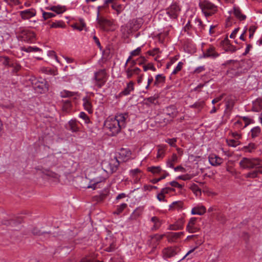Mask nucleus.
<instances>
[{"label": "nucleus", "instance_id": "a211bd4d", "mask_svg": "<svg viewBox=\"0 0 262 262\" xmlns=\"http://www.w3.org/2000/svg\"><path fill=\"white\" fill-rule=\"evenodd\" d=\"M107 244H106V247L104 251L111 252L114 251L116 249L115 241L112 238H106Z\"/></svg>", "mask_w": 262, "mask_h": 262}, {"label": "nucleus", "instance_id": "1a4fd4ad", "mask_svg": "<svg viewBox=\"0 0 262 262\" xmlns=\"http://www.w3.org/2000/svg\"><path fill=\"white\" fill-rule=\"evenodd\" d=\"M143 20L142 18L134 19L128 23V28L131 33L137 31L142 26Z\"/></svg>", "mask_w": 262, "mask_h": 262}, {"label": "nucleus", "instance_id": "412c9836", "mask_svg": "<svg viewBox=\"0 0 262 262\" xmlns=\"http://www.w3.org/2000/svg\"><path fill=\"white\" fill-rule=\"evenodd\" d=\"M20 14L23 19H27L35 16L36 12L33 9H29L20 11Z\"/></svg>", "mask_w": 262, "mask_h": 262}, {"label": "nucleus", "instance_id": "7c9ffc66", "mask_svg": "<svg viewBox=\"0 0 262 262\" xmlns=\"http://www.w3.org/2000/svg\"><path fill=\"white\" fill-rule=\"evenodd\" d=\"M13 58H11L6 56H0V62L3 66L8 68Z\"/></svg>", "mask_w": 262, "mask_h": 262}, {"label": "nucleus", "instance_id": "e433bc0d", "mask_svg": "<svg viewBox=\"0 0 262 262\" xmlns=\"http://www.w3.org/2000/svg\"><path fill=\"white\" fill-rule=\"evenodd\" d=\"M165 77L163 74H158L156 76L154 85L158 86L160 83H164Z\"/></svg>", "mask_w": 262, "mask_h": 262}, {"label": "nucleus", "instance_id": "49530a36", "mask_svg": "<svg viewBox=\"0 0 262 262\" xmlns=\"http://www.w3.org/2000/svg\"><path fill=\"white\" fill-rule=\"evenodd\" d=\"M167 115L172 118H174L176 116V111L173 106H170L167 108Z\"/></svg>", "mask_w": 262, "mask_h": 262}, {"label": "nucleus", "instance_id": "680f3d73", "mask_svg": "<svg viewBox=\"0 0 262 262\" xmlns=\"http://www.w3.org/2000/svg\"><path fill=\"white\" fill-rule=\"evenodd\" d=\"M119 154L120 156L128 157L130 155V152L128 149L122 148Z\"/></svg>", "mask_w": 262, "mask_h": 262}, {"label": "nucleus", "instance_id": "bf43d9fd", "mask_svg": "<svg viewBox=\"0 0 262 262\" xmlns=\"http://www.w3.org/2000/svg\"><path fill=\"white\" fill-rule=\"evenodd\" d=\"M175 191V189L174 188H172L171 187H165V188H162L161 189V192L165 195V194H167L171 191Z\"/></svg>", "mask_w": 262, "mask_h": 262}, {"label": "nucleus", "instance_id": "09e8293b", "mask_svg": "<svg viewBox=\"0 0 262 262\" xmlns=\"http://www.w3.org/2000/svg\"><path fill=\"white\" fill-rule=\"evenodd\" d=\"M144 71H147L148 70H150L152 71H156V69L154 67L153 63H148L147 65H144L143 66Z\"/></svg>", "mask_w": 262, "mask_h": 262}, {"label": "nucleus", "instance_id": "9b49d317", "mask_svg": "<svg viewBox=\"0 0 262 262\" xmlns=\"http://www.w3.org/2000/svg\"><path fill=\"white\" fill-rule=\"evenodd\" d=\"M149 222L152 224L150 228L152 231H156L159 229L163 224V221L156 216L151 217L149 220Z\"/></svg>", "mask_w": 262, "mask_h": 262}, {"label": "nucleus", "instance_id": "c85d7f7f", "mask_svg": "<svg viewBox=\"0 0 262 262\" xmlns=\"http://www.w3.org/2000/svg\"><path fill=\"white\" fill-rule=\"evenodd\" d=\"M143 208H136L133 212L131 214L130 216V219L133 220H135L139 217L143 212Z\"/></svg>", "mask_w": 262, "mask_h": 262}, {"label": "nucleus", "instance_id": "f8f14e48", "mask_svg": "<svg viewBox=\"0 0 262 262\" xmlns=\"http://www.w3.org/2000/svg\"><path fill=\"white\" fill-rule=\"evenodd\" d=\"M209 163L213 166H218L221 165L224 162L223 158L220 157L217 155L212 154L208 157Z\"/></svg>", "mask_w": 262, "mask_h": 262}, {"label": "nucleus", "instance_id": "f257e3e1", "mask_svg": "<svg viewBox=\"0 0 262 262\" xmlns=\"http://www.w3.org/2000/svg\"><path fill=\"white\" fill-rule=\"evenodd\" d=\"M129 121L128 113H117L114 117H108L104 123V128L108 134L113 136L119 133L126 126Z\"/></svg>", "mask_w": 262, "mask_h": 262}, {"label": "nucleus", "instance_id": "8fccbe9b", "mask_svg": "<svg viewBox=\"0 0 262 262\" xmlns=\"http://www.w3.org/2000/svg\"><path fill=\"white\" fill-rule=\"evenodd\" d=\"M147 53L149 55L154 56L160 53V51L159 48H156L151 50L148 51Z\"/></svg>", "mask_w": 262, "mask_h": 262}, {"label": "nucleus", "instance_id": "338daca9", "mask_svg": "<svg viewBox=\"0 0 262 262\" xmlns=\"http://www.w3.org/2000/svg\"><path fill=\"white\" fill-rule=\"evenodd\" d=\"M63 26V24L61 21H56L53 23L51 25L52 28H62Z\"/></svg>", "mask_w": 262, "mask_h": 262}, {"label": "nucleus", "instance_id": "3c124183", "mask_svg": "<svg viewBox=\"0 0 262 262\" xmlns=\"http://www.w3.org/2000/svg\"><path fill=\"white\" fill-rule=\"evenodd\" d=\"M234 105V102L232 99H228L226 102V107L227 110H231Z\"/></svg>", "mask_w": 262, "mask_h": 262}, {"label": "nucleus", "instance_id": "bb28decb", "mask_svg": "<svg viewBox=\"0 0 262 262\" xmlns=\"http://www.w3.org/2000/svg\"><path fill=\"white\" fill-rule=\"evenodd\" d=\"M158 96L154 95L144 99L145 104L150 106L151 104L156 105L158 103Z\"/></svg>", "mask_w": 262, "mask_h": 262}, {"label": "nucleus", "instance_id": "0eeeda50", "mask_svg": "<svg viewBox=\"0 0 262 262\" xmlns=\"http://www.w3.org/2000/svg\"><path fill=\"white\" fill-rule=\"evenodd\" d=\"M181 11V8L176 3H173L166 9V13L171 19H177Z\"/></svg>", "mask_w": 262, "mask_h": 262}, {"label": "nucleus", "instance_id": "4d7b16f0", "mask_svg": "<svg viewBox=\"0 0 262 262\" xmlns=\"http://www.w3.org/2000/svg\"><path fill=\"white\" fill-rule=\"evenodd\" d=\"M141 172V170L138 168L132 169L129 171V174L133 178H135L137 174Z\"/></svg>", "mask_w": 262, "mask_h": 262}, {"label": "nucleus", "instance_id": "393cba45", "mask_svg": "<svg viewBox=\"0 0 262 262\" xmlns=\"http://www.w3.org/2000/svg\"><path fill=\"white\" fill-rule=\"evenodd\" d=\"M206 211L205 206L201 205L193 207L191 210L192 214H197L202 215L204 214Z\"/></svg>", "mask_w": 262, "mask_h": 262}, {"label": "nucleus", "instance_id": "9d476101", "mask_svg": "<svg viewBox=\"0 0 262 262\" xmlns=\"http://www.w3.org/2000/svg\"><path fill=\"white\" fill-rule=\"evenodd\" d=\"M197 218L193 217L190 219L186 226V230L189 233H194L199 230L196 225Z\"/></svg>", "mask_w": 262, "mask_h": 262}, {"label": "nucleus", "instance_id": "ddd939ff", "mask_svg": "<svg viewBox=\"0 0 262 262\" xmlns=\"http://www.w3.org/2000/svg\"><path fill=\"white\" fill-rule=\"evenodd\" d=\"M141 71V69L139 68H132V67H127L125 69V72L127 79H130L135 75H139Z\"/></svg>", "mask_w": 262, "mask_h": 262}, {"label": "nucleus", "instance_id": "cd10ccee", "mask_svg": "<svg viewBox=\"0 0 262 262\" xmlns=\"http://www.w3.org/2000/svg\"><path fill=\"white\" fill-rule=\"evenodd\" d=\"M72 27L77 31H81L82 30L86 31L85 28V24L82 19H80L79 21L73 25Z\"/></svg>", "mask_w": 262, "mask_h": 262}, {"label": "nucleus", "instance_id": "4c0bfd02", "mask_svg": "<svg viewBox=\"0 0 262 262\" xmlns=\"http://www.w3.org/2000/svg\"><path fill=\"white\" fill-rule=\"evenodd\" d=\"M105 180V179L103 177H99L95 179L94 183L92 185H89L88 186V188H93V189H95L96 188H97V185L102 182H104Z\"/></svg>", "mask_w": 262, "mask_h": 262}, {"label": "nucleus", "instance_id": "20e7f679", "mask_svg": "<svg viewBox=\"0 0 262 262\" xmlns=\"http://www.w3.org/2000/svg\"><path fill=\"white\" fill-rule=\"evenodd\" d=\"M199 7L206 17L213 15L217 11V7L208 0L200 2Z\"/></svg>", "mask_w": 262, "mask_h": 262}, {"label": "nucleus", "instance_id": "f3484780", "mask_svg": "<svg viewBox=\"0 0 262 262\" xmlns=\"http://www.w3.org/2000/svg\"><path fill=\"white\" fill-rule=\"evenodd\" d=\"M184 220L183 218L179 219L174 224L169 226L168 229L171 230H178L182 229L184 227Z\"/></svg>", "mask_w": 262, "mask_h": 262}, {"label": "nucleus", "instance_id": "a19ab883", "mask_svg": "<svg viewBox=\"0 0 262 262\" xmlns=\"http://www.w3.org/2000/svg\"><path fill=\"white\" fill-rule=\"evenodd\" d=\"M226 142L229 146L234 147L240 144V142L236 139H227Z\"/></svg>", "mask_w": 262, "mask_h": 262}, {"label": "nucleus", "instance_id": "e2e57ef3", "mask_svg": "<svg viewBox=\"0 0 262 262\" xmlns=\"http://www.w3.org/2000/svg\"><path fill=\"white\" fill-rule=\"evenodd\" d=\"M234 127L237 129H241L242 128H244V126H243V123L241 121L238 120L236 121L234 123Z\"/></svg>", "mask_w": 262, "mask_h": 262}, {"label": "nucleus", "instance_id": "4468645a", "mask_svg": "<svg viewBox=\"0 0 262 262\" xmlns=\"http://www.w3.org/2000/svg\"><path fill=\"white\" fill-rule=\"evenodd\" d=\"M184 234V232H169L166 235V237L169 242H175Z\"/></svg>", "mask_w": 262, "mask_h": 262}, {"label": "nucleus", "instance_id": "0e129e2a", "mask_svg": "<svg viewBox=\"0 0 262 262\" xmlns=\"http://www.w3.org/2000/svg\"><path fill=\"white\" fill-rule=\"evenodd\" d=\"M195 20V23H198V25L200 27V28H201L200 31L202 32L203 31L206 30L205 28H206V26H203L202 23L199 18H196Z\"/></svg>", "mask_w": 262, "mask_h": 262}, {"label": "nucleus", "instance_id": "ea45409f", "mask_svg": "<svg viewBox=\"0 0 262 262\" xmlns=\"http://www.w3.org/2000/svg\"><path fill=\"white\" fill-rule=\"evenodd\" d=\"M261 132V129L259 126H256L251 130V137L255 138L259 136Z\"/></svg>", "mask_w": 262, "mask_h": 262}, {"label": "nucleus", "instance_id": "6e6552de", "mask_svg": "<svg viewBox=\"0 0 262 262\" xmlns=\"http://www.w3.org/2000/svg\"><path fill=\"white\" fill-rule=\"evenodd\" d=\"M181 248L178 246L169 247L163 250V255L165 259L170 258L178 254Z\"/></svg>", "mask_w": 262, "mask_h": 262}, {"label": "nucleus", "instance_id": "603ef678", "mask_svg": "<svg viewBox=\"0 0 262 262\" xmlns=\"http://www.w3.org/2000/svg\"><path fill=\"white\" fill-rule=\"evenodd\" d=\"M257 177L258 174L256 170L251 172H249L247 173L245 176V177L247 178H257Z\"/></svg>", "mask_w": 262, "mask_h": 262}, {"label": "nucleus", "instance_id": "5701e85b", "mask_svg": "<svg viewBox=\"0 0 262 262\" xmlns=\"http://www.w3.org/2000/svg\"><path fill=\"white\" fill-rule=\"evenodd\" d=\"M8 68H11V73L14 75H16L20 70L21 66L17 61L13 59Z\"/></svg>", "mask_w": 262, "mask_h": 262}, {"label": "nucleus", "instance_id": "6ab92c4d", "mask_svg": "<svg viewBox=\"0 0 262 262\" xmlns=\"http://www.w3.org/2000/svg\"><path fill=\"white\" fill-rule=\"evenodd\" d=\"M134 90V82L133 81H130L127 84L126 88L119 93V95L120 96L128 95Z\"/></svg>", "mask_w": 262, "mask_h": 262}, {"label": "nucleus", "instance_id": "423d86ee", "mask_svg": "<svg viewBox=\"0 0 262 262\" xmlns=\"http://www.w3.org/2000/svg\"><path fill=\"white\" fill-rule=\"evenodd\" d=\"M94 83L98 88H101L105 83L106 78V72L105 69L100 70L94 74Z\"/></svg>", "mask_w": 262, "mask_h": 262}, {"label": "nucleus", "instance_id": "4be33fe9", "mask_svg": "<svg viewBox=\"0 0 262 262\" xmlns=\"http://www.w3.org/2000/svg\"><path fill=\"white\" fill-rule=\"evenodd\" d=\"M119 165V161L117 158L111 159L108 164V168L111 173L115 172L118 170Z\"/></svg>", "mask_w": 262, "mask_h": 262}, {"label": "nucleus", "instance_id": "aec40b11", "mask_svg": "<svg viewBox=\"0 0 262 262\" xmlns=\"http://www.w3.org/2000/svg\"><path fill=\"white\" fill-rule=\"evenodd\" d=\"M234 15L240 21L245 20L246 18V16L242 13V11L239 7L234 5L233 7L232 11Z\"/></svg>", "mask_w": 262, "mask_h": 262}, {"label": "nucleus", "instance_id": "de8ad7c7", "mask_svg": "<svg viewBox=\"0 0 262 262\" xmlns=\"http://www.w3.org/2000/svg\"><path fill=\"white\" fill-rule=\"evenodd\" d=\"M79 117L84 120L85 123L88 124L90 122V120L88 116L83 112L80 113Z\"/></svg>", "mask_w": 262, "mask_h": 262}, {"label": "nucleus", "instance_id": "c9c22d12", "mask_svg": "<svg viewBox=\"0 0 262 262\" xmlns=\"http://www.w3.org/2000/svg\"><path fill=\"white\" fill-rule=\"evenodd\" d=\"M46 81L42 79V82L37 81L34 84L35 89H39L42 90V92L46 89Z\"/></svg>", "mask_w": 262, "mask_h": 262}, {"label": "nucleus", "instance_id": "774afa93", "mask_svg": "<svg viewBox=\"0 0 262 262\" xmlns=\"http://www.w3.org/2000/svg\"><path fill=\"white\" fill-rule=\"evenodd\" d=\"M165 195L161 192L158 193L157 196V199L160 202H166V201L165 199Z\"/></svg>", "mask_w": 262, "mask_h": 262}, {"label": "nucleus", "instance_id": "f03ea898", "mask_svg": "<svg viewBox=\"0 0 262 262\" xmlns=\"http://www.w3.org/2000/svg\"><path fill=\"white\" fill-rule=\"evenodd\" d=\"M243 169H260L262 168V160L258 158H243L239 163Z\"/></svg>", "mask_w": 262, "mask_h": 262}, {"label": "nucleus", "instance_id": "a878e982", "mask_svg": "<svg viewBox=\"0 0 262 262\" xmlns=\"http://www.w3.org/2000/svg\"><path fill=\"white\" fill-rule=\"evenodd\" d=\"M68 129L73 133H77L79 130L78 122L75 120H71L68 123Z\"/></svg>", "mask_w": 262, "mask_h": 262}, {"label": "nucleus", "instance_id": "f704fd0d", "mask_svg": "<svg viewBox=\"0 0 262 262\" xmlns=\"http://www.w3.org/2000/svg\"><path fill=\"white\" fill-rule=\"evenodd\" d=\"M78 94V92H73L67 90H63L60 92V95L61 97H70L75 96H77Z\"/></svg>", "mask_w": 262, "mask_h": 262}, {"label": "nucleus", "instance_id": "b1692460", "mask_svg": "<svg viewBox=\"0 0 262 262\" xmlns=\"http://www.w3.org/2000/svg\"><path fill=\"white\" fill-rule=\"evenodd\" d=\"M82 101L84 110L88 111L89 113H92L93 107L90 99L87 97H85L83 98Z\"/></svg>", "mask_w": 262, "mask_h": 262}, {"label": "nucleus", "instance_id": "dca6fc26", "mask_svg": "<svg viewBox=\"0 0 262 262\" xmlns=\"http://www.w3.org/2000/svg\"><path fill=\"white\" fill-rule=\"evenodd\" d=\"M219 56V54L217 53L213 47H210L205 52L203 53L204 58H215Z\"/></svg>", "mask_w": 262, "mask_h": 262}, {"label": "nucleus", "instance_id": "79ce46f5", "mask_svg": "<svg viewBox=\"0 0 262 262\" xmlns=\"http://www.w3.org/2000/svg\"><path fill=\"white\" fill-rule=\"evenodd\" d=\"M183 203L182 201H176L173 202L171 204L169 205L170 209H179L182 208Z\"/></svg>", "mask_w": 262, "mask_h": 262}, {"label": "nucleus", "instance_id": "864d4df0", "mask_svg": "<svg viewBox=\"0 0 262 262\" xmlns=\"http://www.w3.org/2000/svg\"><path fill=\"white\" fill-rule=\"evenodd\" d=\"M183 63L182 62H179L176 68L172 71V74H176L178 72L180 71L183 67Z\"/></svg>", "mask_w": 262, "mask_h": 262}, {"label": "nucleus", "instance_id": "052dcab7", "mask_svg": "<svg viewBox=\"0 0 262 262\" xmlns=\"http://www.w3.org/2000/svg\"><path fill=\"white\" fill-rule=\"evenodd\" d=\"M42 16L43 18L46 20L50 18H52L55 16L54 13L51 12H44L42 14Z\"/></svg>", "mask_w": 262, "mask_h": 262}, {"label": "nucleus", "instance_id": "2eb2a0df", "mask_svg": "<svg viewBox=\"0 0 262 262\" xmlns=\"http://www.w3.org/2000/svg\"><path fill=\"white\" fill-rule=\"evenodd\" d=\"M18 40L24 41L28 43H32L35 40L34 34H21V35L17 36Z\"/></svg>", "mask_w": 262, "mask_h": 262}, {"label": "nucleus", "instance_id": "72a5a7b5", "mask_svg": "<svg viewBox=\"0 0 262 262\" xmlns=\"http://www.w3.org/2000/svg\"><path fill=\"white\" fill-rule=\"evenodd\" d=\"M147 170H148V171L151 172L154 174H157L160 173L162 171H164V170H162V169L160 166L148 167H147Z\"/></svg>", "mask_w": 262, "mask_h": 262}, {"label": "nucleus", "instance_id": "6e6d98bb", "mask_svg": "<svg viewBox=\"0 0 262 262\" xmlns=\"http://www.w3.org/2000/svg\"><path fill=\"white\" fill-rule=\"evenodd\" d=\"M192 178V176L188 174H186L182 175V176H180L178 177L177 178V179H180V180H182L184 181H186V180H190Z\"/></svg>", "mask_w": 262, "mask_h": 262}, {"label": "nucleus", "instance_id": "7ed1b4c3", "mask_svg": "<svg viewBox=\"0 0 262 262\" xmlns=\"http://www.w3.org/2000/svg\"><path fill=\"white\" fill-rule=\"evenodd\" d=\"M100 7L97 8V18L98 27L104 31H114L115 29V25L111 20L100 16Z\"/></svg>", "mask_w": 262, "mask_h": 262}, {"label": "nucleus", "instance_id": "58836bf2", "mask_svg": "<svg viewBox=\"0 0 262 262\" xmlns=\"http://www.w3.org/2000/svg\"><path fill=\"white\" fill-rule=\"evenodd\" d=\"M205 105V102L203 100H199L195 102L192 105H190L191 108H195L199 110H201Z\"/></svg>", "mask_w": 262, "mask_h": 262}, {"label": "nucleus", "instance_id": "c03bdc74", "mask_svg": "<svg viewBox=\"0 0 262 262\" xmlns=\"http://www.w3.org/2000/svg\"><path fill=\"white\" fill-rule=\"evenodd\" d=\"M127 206L126 203H122L120 205L117 206L116 210L114 213L119 214L121 213Z\"/></svg>", "mask_w": 262, "mask_h": 262}, {"label": "nucleus", "instance_id": "37998d69", "mask_svg": "<svg viewBox=\"0 0 262 262\" xmlns=\"http://www.w3.org/2000/svg\"><path fill=\"white\" fill-rule=\"evenodd\" d=\"M243 148L245 152H252L256 148V146L254 143H251L248 145L244 146Z\"/></svg>", "mask_w": 262, "mask_h": 262}, {"label": "nucleus", "instance_id": "13d9d810", "mask_svg": "<svg viewBox=\"0 0 262 262\" xmlns=\"http://www.w3.org/2000/svg\"><path fill=\"white\" fill-rule=\"evenodd\" d=\"M177 142L176 138L167 139L166 140V142L168 143L171 146L176 147V143Z\"/></svg>", "mask_w": 262, "mask_h": 262}, {"label": "nucleus", "instance_id": "a18cd8bd", "mask_svg": "<svg viewBox=\"0 0 262 262\" xmlns=\"http://www.w3.org/2000/svg\"><path fill=\"white\" fill-rule=\"evenodd\" d=\"M163 172L164 173L162 174V176H161L160 178L152 179L151 181V183L153 184H156L161 180L164 179L167 176L169 175V173L167 172L166 171L164 170Z\"/></svg>", "mask_w": 262, "mask_h": 262}, {"label": "nucleus", "instance_id": "5fc2aeb1", "mask_svg": "<svg viewBox=\"0 0 262 262\" xmlns=\"http://www.w3.org/2000/svg\"><path fill=\"white\" fill-rule=\"evenodd\" d=\"M141 52V47L137 48L136 49L132 51L130 54L131 56H136L140 55V53Z\"/></svg>", "mask_w": 262, "mask_h": 262}, {"label": "nucleus", "instance_id": "473e14b6", "mask_svg": "<svg viewBox=\"0 0 262 262\" xmlns=\"http://www.w3.org/2000/svg\"><path fill=\"white\" fill-rule=\"evenodd\" d=\"M20 50L23 51H25L28 53L30 52H41L42 50L37 47H31L29 46L27 48L23 47H20Z\"/></svg>", "mask_w": 262, "mask_h": 262}, {"label": "nucleus", "instance_id": "c756f323", "mask_svg": "<svg viewBox=\"0 0 262 262\" xmlns=\"http://www.w3.org/2000/svg\"><path fill=\"white\" fill-rule=\"evenodd\" d=\"M178 161V156L176 154H173L171 157L169 159L167 162L166 165L168 167L173 168L174 163H177Z\"/></svg>", "mask_w": 262, "mask_h": 262}, {"label": "nucleus", "instance_id": "39448f33", "mask_svg": "<svg viewBox=\"0 0 262 262\" xmlns=\"http://www.w3.org/2000/svg\"><path fill=\"white\" fill-rule=\"evenodd\" d=\"M236 34H230V38L232 40H229L228 36H227L223 40L220 42L221 46L226 52H234L236 50L235 47L232 45L234 41L235 43H237L236 40H234L236 37Z\"/></svg>", "mask_w": 262, "mask_h": 262}, {"label": "nucleus", "instance_id": "69168bd1", "mask_svg": "<svg viewBox=\"0 0 262 262\" xmlns=\"http://www.w3.org/2000/svg\"><path fill=\"white\" fill-rule=\"evenodd\" d=\"M112 7L113 9L116 10L117 11L118 13H120L122 8V6L121 5H118L116 3H113Z\"/></svg>", "mask_w": 262, "mask_h": 262}, {"label": "nucleus", "instance_id": "2f4dec72", "mask_svg": "<svg viewBox=\"0 0 262 262\" xmlns=\"http://www.w3.org/2000/svg\"><path fill=\"white\" fill-rule=\"evenodd\" d=\"M50 9L57 14L62 13L66 10L64 6H61L60 5L53 6L51 7Z\"/></svg>", "mask_w": 262, "mask_h": 262}]
</instances>
